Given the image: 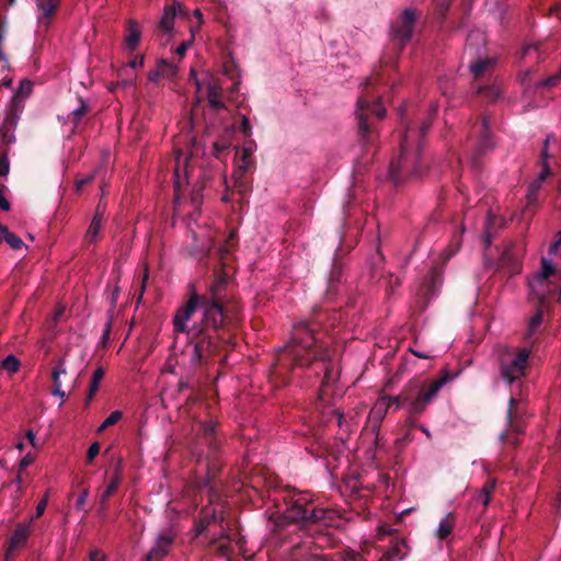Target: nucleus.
Returning <instances> with one entry per match:
<instances>
[{
	"instance_id": "17",
	"label": "nucleus",
	"mask_w": 561,
	"mask_h": 561,
	"mask_svg": "<svg viewBox=\"0 0 561 561\" xmlns=\"http://www.w3.org/2000/svg\"><path fill=\"white\" fill-rule=\"evenodd\" d=\"M32 89L33 82L23 79L5 108L22 114L25 107V100L31 95Z\"/></svg>"
},
{
	"instance_id": "9",
	"label": "nucleus",
	"mask_w": 561,
	"mask_h": 561,
	"mask_svg": "<svg viewBox=\"0 0 561 561\" xmlns=\"http://www.w3.org/2000/svg\"><path fill=\"white\" fill-rule=\"evenodd\" d=\"M530 293L537 305L545 307L551 300L561 298V271L546 257L541 259V271L529 280Z\"/></svg>"
},
{
	"instance_id": "12",
	"label": "nucleus",
	"mask_w": 561,
	"mask_h": 561,
	"mask_svg": "<svg viewBox=\"0 0 561 561\" xmlns=\"http://www.w3.org/2000/svg\"><path fill=\"white\" fill-rule=\"evenodd\" d=\"M442 284V275L436 270H431L425 282L421 285L417 298L415 300V308L422 312L427 308L430 300L436 296L437 289Z\"/></svg>"
},
{
	"instance_id": "34",
	"label": "nucleus",
	"mask_w": 561,
	"mask_h": 561,
	"mask_svg": "<svg viewBox=\"0 0 561 561\" xmlns=\"http://www.w3.org/2000/svg\"><path fill=\"white\" fill-rule=\"evenodd\" d=\"M102 222L103 221L95 220V219L91 220V224H90V226L85 232V237H84L87 242H95L98 240L101 228H102Z\"/></svg>"
},
{
	"instance_id": "43",
	"label": "nucleus",
	"mask_w": 561,
	"mask_h": 561,
	"mask_svg": "<svg viewBox=\"0 0 561 561\" xmlns=\"http://www.w3.org/2000/svg\"><path fill=\"white\" fill-rule=\"evenodd\" d=\"M148 278H149V272H148V268H146L144 271L142 275H141L140 280H139V293H138V296H137V304H140V301L142 299L144 293L146 290Z\"/></svg>"
},
{
	"instance_id": "42",
	"label": "nucleus",
	"mask_w": 561,
	"mask_h": 561,
	"mask_svg": "<svg viewBox=\"0 0 561 561\" xmlns=\"http://www.w3.org/2000/svg\"><path fill=\"white\" fill-rule=\"evenodd\" d=\"M161 69L163 70V77H174L176 75V67L165 59L159 61Z\"/></svg>"
},
{
	"instance_id": "57",
	"label": "nucleus",
	"mask_w": 561,
	"mask_h": 561,
	"mask_svg": "<svg viewBox=\"0 0 561 561\" xmlns=\"http://www.w3.org/2000/svg\"><path fill=\"white\" fill-rule=\"evenodd\" d=\"M122 476H123V463H122V460H118L114 468V472H113V476L111 479H117V482L121 483Z\"/></svg>"
},
{
	"instance_id": "19",
	"label": "nucleus",
	"mask_w": 561,
	"mask_h": 561,
	"mask_svg": "<svg viewBox=\"0 0 561 561\" xmlns=\"http://www.w3.org/2000/svg\"><path fill=\"white\" fill-rule=\"evenodd\" d=\"M38 10V24L47 28L50 25V21L55 15L60 0H35Z\"/></svg>"
},
{
	"instance_id": "40",
	"label": "nucleus",
	"mask_w": 561,
	"mask_h": 561,
	"mask_svg": "<svg viewBox=\"0 0 561 561\" xmlns=\"http://www.w3.org/2000/svg\"><path fill=\"white\" fill-rule=\"evenodd\" d=\"M62 374H66V368L64 366V360H60L53 369L54 388L58 387L61 389L60 375Z\"/></svg>"
},
{
	"instance_id": "44",
	"label": "nucleus",
	"mask_w": 561,
	"mask_h": 561,
	"mask_svg": "<svg viewBox=\"0 0 561 561\" xmlns=\"http://www.w3.org/2000/svg\"><path fill=\"white\" fill-rule=\"evenodd\" d=\"M95 178V174L94 173H91V174H88L85 176H82V178H77L76 179V191L79 193L85 185L90 184Z\"/></svg>"
},
{
	"instance_id": "49",
	"label": "nucleus",
	"mask_w": 561,
	"mask_h": 561,
	"mask_svg": "<svg viewBox=\"0 0 561 561\" xmlns=\"http://www.w3.org/2000/svg\"><path fill=\"white\" fill-rule=\"evenodd\" d=\"M214 148V154L216 158H220V156L226 152L229 148V145L227 141H215L213 145Z\"/></svg>"
},
{
	"instance_id": "5",
	"label": "nucleus",
	"mask_w": 561,
	"mask_h": 561,
	"mask_svg": "<svg viewBox=\"0 0 561 561\" xmlns=\"http://www.w3.org/2000/svg\"><path fill=\"white\" fill-rule=\"evenodd\" d=\"M340 321L336 311L317 310L309 320L299 321L294 324L291 335L287 345V352L291 359H300V351L310 346H325L323 336L335 328Z\"/></svg>"
},
{
	"instance_id": "31",
	"label": "nucleus",
	"mask_w": 561,
	"mask_h": 561,
	"mask_svg": "<svg viewBox=\"0 0 561 561\" xmlns=\"http://www.w3.org/2000/svg\"><path fill=\"white\" fill-rule=\"evenodd\" d=\"M5 241L13 250H21L24 247L23 240L16 236L15 233L5 230L2 237H0V242Z\"/></svg>"
},
{
	"instance_id": "59",
	"label": "nucleus",
	"mask_w": 561,
	"mask_h": 561,
	"mask_svg": "<svg viewBox=\"0 0 561 561\" xmlns=\"http://www.w3.org/2000/svg\"><path fill=\"white\" fill-rule=\"evenodd\" d=\"M4 186L0 187V209L8 211L10 209V203L3 195Z\"/></svg>"
},
{
	"instance_id": "2",
	"label": "nucleus",
	"mask_w": 561,
	"mask_h": 561,
	"mask_svg": "<svg viewBox=\"0 0 561 561\" xmlns=\"http://www.w3.org/2000/svg\"><path fill=\"white\" fill-rule=\"evenodd\" d=\"M283 502L282 512L270 517L272 531L280 534L288 526L296 525L312 537L313 546L312 550L306 542L295 545L287 561H336L335 554L317 552L318 549L324 550L335 545L328 530L339 518L335 511L317 506L309 495L302 492L288 493L283 497Z\"/></svg>"
},
{
	"instance_id": "1",
	"label": "nucleus",
	"mask_w": 561,
	"mask_h": 561,
	"mask_svg": "<svg viewBox=\"0 0 561 561\" xmlns=\"http://www.w3.org/2000/svg\"><path fill=\"white\" fill-rule=\"evenodd\" d=\"M227 277L217 275L203 294L193 290L184 306L178 309L174 332L185 333L194 346L192 360L205 364L230 341L225 307Z\"/></svg>"
},
{
	"instance_id": "54",
	"label": "nucleus",
	"mask_w": 561,
	"mask_h": 561,
	"mask_svg": "<svg viewBox=\"0 0 561 561\" xmlns=\"http://www.w3.org/2000/svg\"><path fill=\"white\" fill-rule=\"evenodd\" d=\"M89 496V490L88 489H84L81 494L78 496V500H77V503H76V508L77 510H84V504H85V501Z\"/></svg>"
},
{
	"instance_id": "20",
	"label": "nucleus",
	"mask_w": 561,
	"mask_h": 561,
	"mask_svg": "<svg viewBox=\"0 0 561 561\" xmlns=\"http://www.w3.org/2000/svg\"><path fill=\"white\" fill-rule=\"evenodd\" d=\"M517 399L514 396H511L508 400V409L506 413V419L510 428L515 433H523L524 426L520 421H518V411L516 409Z\"/></svg>"
},
{
	"instance_id": "51",
	"label": "nucleus",
	"mask_w": 561,
	"mask_h": 561,
	"mask_svg": "<svg viewBox=\"0 0 561 561\" xmlns=\"http://www.w3.org/2000/svg\"><path fill=\"white\" fill-rule=\"evenodd\" d=\"M163 78V70L161 69L160 65L158 64L157 68L151 70L148 73V80L151 82H159V80Z\"/></svg>"
},
{
	"instance_id": "50",
	"label": "nucleus",
	"mask_w": 561,
	"mask_h": 561,
	"mask_svg": "<svg viewBox=\"0 0 561 561\" xmlns=\"http://www.w3.org/2000/svg\"><path fill=\"white\" fill-rule=\"evenodd\" d=\"M123 416V413L118 410L113 411L105 420V426H113L116 424Z\"/></svg>"
},
{
	"instance_id": "22",
	"label": "nucleus",
	"mask_w": 561,
	"mask_h": 561,
	"mask_svg": "<svg viewBox=\"0 0 561 561\" xmlns=\"http://www.w3.org/2000/svg\"><path fill=\"white\" fill-rule=\"evenodd\" d=\"M222 88L218 82H211L207 88V100L210 107L215 111L224 110L225 103L221 101Z\"/></svg>"
},
{
	"instance_id": "15",
	"label": "nucleus",
	"mask_w": 561,
	"mask_h": 561,
	"mask_svg": "<svg viewBox=\"0 0 561 561\" xmlns=\"http://www.w3.org/2000/svg\"><path fill=\"white\" fill-rule=\"evenodd\" d=\"M21 114L5 108V116L0 122V145L7 148L16 141L14 131L18 127Z\"/></svg>"
},
{
	"instance_id": "8",
	"label": "nucleus",
	"mask_w": 561,
	"mask_h": 561,
	"mask_svg": "<svg viewBox=\"0 0 561 561\" xmlns=\"http://www.w3.org/2000/svg\"><path fill=\"white\" fill-rule=\"evenodd\" d=\"M300 359L294 360L289 357L287 345H284L278 353L277 359L273 366V374L278 375L283 371H289L296 367H309L312 365L319 366L320 371L323 373L321 380V390L324 391L329 388L336 378L333 363L329 358V350L327 346H310L308 350L300 351Z\"/></svg>"
},
{
	"instance_id": "38",
	"label": "nucleus",
	"mask_w": 561,
	"mask_h": 561,
	"mask_svg": "<svg viewBox=\"0 0 561 561\" xmlns=\"http://www.w3.org/2000/svg\"><path fill=\"white\" fill-rule=\"evenodd\" d=\"M203 186H204V184H201V185L196 184L193 187V191L191 194V203L195 209H199V207L203 203V195H202Z\"/></svg>"
},
{
	"instance_id": "3",
	"label": "nucleus",
	"mask_w": 561,
	"mask_h": 561,
	"mask_svg": "<svg viewBox=\"0 0 561 561\" xmlns=\"http://www.w3.org/2000/svg\"><path fill=\"white\" fill-rule=\"evenodd\" d=\"M435 114L436 106L431 105L428 115L414 122L408 117V105L400 108L404 131L400 141V153L389 164V178L394 185L421 178L425 173L427 164L421 156V150Z\"/></svg>"
},
{
	"instance_id": "30",
	"label": "nucleus",
	"mask_w": 561,
	"mask_h": 561,
	"mask_svg": "<svg viewBox=\"0 0 561 561\" xmlns=\"http://www.w3.org/2000/svg\"><path fill=\"white\" fill-rule=\"evenodd\" d=\"M542 308L538 305L536 313L530 318L527 328V337H530L541 325L543 320Z\"/></svg>"
},
{
	"instance_id": "60",
	"label": "nucleus",
	"mask_w": 561,
	"mask_h": 561,
	"mask_svg": "<svg viewBox=\"0 0 561 561\" xmlns=\"http://www.w3.org/2000/svg\"><path fill=\"white\" fill-rule=\"evenodd\" d=\"M241 130L245 136L251 134V124L247 116H242Z\"/></svg>"
},
{
	"instance_id": "63",
	"label": "nucleus",
	"mask_w": 561,
	"mask_h": 561,
	"mask_svg": "<svg viewBox=\"0 0 561 561\" xmlns=\"http://www.w3.org/2000/svg\"><path fill=\"white\" fill-rule=\"evenodd\" d=\"M494 488H495V481L492 480V481H488L481 489V492L480 493H488L489 495L492 494V492L494 491Z\"/></svg>"
},
{
	"instance_id": "48",
	"label": "nucleus",
	"mask_w": 561,
	"mask_h": 561,
	"mask_svg": "<svg viewBox=\"0 0 561 561\" xmlns=\"http://www.w3.org/2000/svg\"><path fill=\"white\" fill-rule=\"evenodd\" d=\"M478 93L485 94L491 101H494L500 96L499 91L491 87H480L478 89Z\"/></svg>"
},
{
	"instance_id": "32",
	"label": "nucleus",
	"mask_w": 561,
	"mask_h": 561,
	"mask_svg": "<svg viewBox=\"0 0 561 561\" xmlns=\"http://www.w3.org/2000/svg\"><path fill=\"white\" fill-rule=\"evenodd\" d=\"M491 65V59L489 58H481L480 56L474 61H470V70L473 73L474 77L481 76L488 66Z\"/></svg>"
},
{
	"instance_id": "26",
	"label": "nucleus",
	"mask_w": 561,
	"mask_h": 561,
	"mask_svg": "<svg viewBox=\"0 0 561 561\" xmlns=\"http://www.w3.org/2000/svg\"><path fill=\"white\" fill-rule=\"evenodd\" d=\"M480 45H485L484 34L479 31L471 32L467 37L465 46L466 53L470 54L471 56L476 55V48Z\"/></svg>"
},
{
	"instance_id": "58",
	"label": "nucleus",
	"mask_w": 561,
	"mask_h": 561,
	"mask_svg": "<svg viewBox=\"0 0 561 561\" xmlns=\"http://www.w3.org/2000/svg\"><path fill=\"white\" fill-rule=\"evenodd\" d=\"M34 461V458L27 454L26 456H24L21 460H20V463H19V469L20 471L24 470L26 467H28L32 462Z\"/></svg>"
},
{
	"instance_id": "39",
	"label": "nucleus",
	"mask_w": 561,
	"mask_h": 561,
	"mask_svg": "<svg viewBox=\"0 0 561 561\" xmlns=\"http://www.w3.org/2000/svg\"><path fill=\"white\" fill-rule=\"evenodd\" d=\"M401 286V279L399 276H394L392 274H388L386 279V291L387 295L390 296L393 294L397 287Z\"/></svg>"
},
{
	"instance_id": "35",
	"label": "nucleus",
	"mask_w": 561,
	"mask_h": 561,
	"mask_svg": "<svg viewBox=\"0 0 561 561\" xmlns=\"http://www.w3.org/2000/svg\"><path fill=\"white\" fill-rule=\"evenodd\" d=\"M10 170L9 149L0 148V176H7Z\"/></svg>"
},
{
	"instance_id": "16",
	"label": "nucleus",
	"mask_w": 561,
	"mask_h": 561,
	"mask_svg": "<svg viewBox=\"0 0 561 561\" xmlns=\"http://www.w3.org/2000/svg\"><path fill=\"white\" fill-rule=\"evenodd\" d=\"M472 134L476 135L478 139L477 150L479 154H485L494 147V141L492 139L491 130H490V117L483 116L481 122H477L472 127Z\"/></svg>"
},
{
	"instance_id": "61",
	"label": "nucleus",
	"mask_w": 561,
	"mask_h": 561,
	"mask_svg": "<svg viewBox=\"0 0 561 561\" xmlns=\"http://www.w3.org/2000/svg\"><path fill=\"white\" fill-rule=\"evenodd\" d=\"M192 39L190 41H186V42H183L176 49H175V53L183 57L187 50V48L192 45Z\"/></svg>"
},
{
	"instance_id": "25",
	"label": "nucleus",
	"mask_w": 561,
	"mask_h": 561,
	"mask_svg": "<svg viewBox=\"0 0 561 561\" xmlns=\"http://www.w3.org/2000/svg\"><path fill=\"white\" fill-rule=\"evenodd\" d=\"M119 485V482H117V479H111L108 484L106 485L104 492L100 496V507L99 512L100 514L104 515L108 507V499L117 491V488Z\"/></svg>"
},
{
	"instance_id": "53",
	"label": "nucleus",
	"mask_w": 561,
	"mask_h": 561,
	"mask_svg": "<svg viewBox=\"0 0 561 561\" xmlns=\"http://www.w3.org/2000/svg\"><path fill=\"white\" fill-rule=\"evenodd\" d=\"M46 506H47V495L38 502V504L36 506V513L31 518V520L33 522L34 518L41 517L44 514Z\"/></svg>"
},
{
	"instance_id": "36",
	"label": "nucleus",
	"mask_w": 561,
	"mask_h": 561,
	"mask_svg": "<svg viewBox=\"0 0 561 561\" xmlns=\"http://www.w3.org/2000/svg\"><path fill=\"white\" fill-rule=\"evenodd\" d=\"M20 365V360L14 355L7 356L1 363V367L10 373L18 371Z\"/></svg>"
},
{
	"instance_id": "29",
	"label": "nucleus",
	"mask_w": 561,
	"mask_h": 561,
	"mask_svg": "<svg viewBox=\"0 0 561 561\" xmlns=\"http://www.w3.org/2000/svg\"><path fill=\"white\" fill-rule=\"evenodd\" d=\"M78 101L79 106L75 108L68 116L69 121L73 124L75 127L80 124L83 116L89 112L88 103L82 98H79Z\"/></svg>"
},
{
	"instance_id": "45",
	"label": "nucleus",
	"mask_w": 561,
	"mask_h": 561,
	"mask_svg": "<svg viewBox=\"0 0 561 561\" xmlns=\"http://www.w3.org/2000/svg\"><path fill=\"white\" fill-rule=\"evenodd\" d=\"M494 220H495V217L491 213H489L488 219H486V225H485V232H484L485 247H489L492 242V234H491L490 228Z\"/></svg>"
},
{
	"instance_id": "7",
	"label": "nucleus",
	"mask_w": 561,
	"mask_h": 561,
	"mask_svg": "<svg viewBox=\"0 0 561 561\" xmlns=\"http://www.w3.org/2000/svg\"><path fill=\"white\" fill-rule=\"evenodd\" d=\"M378 81V76L369 77L364 83V92L357 100L356 119L357 136L364 148H368L375 144L377 130L375 122L386 116V108L381 103V96L370 94L369 88Z\"/></svg>"
},
{
	"instance_id": "6",
	"label": "nucleus",
	"mask_w": 561,
	"mask_h": 561,
	"mask_svg": "<svg viewBox=\"0 0 561 561\" xmlns=\"http://www.w3.org/2000/svg\"><path fill=\"white\" fill-rule=\"evenodd\" d=\"M455 377L456 375L445 369L440 371L438 377L432 380L421 382L420 380L412 379L398 396L389 397L388 408H391L393 404L397 409L408 405L411 415H420L434 400L443 386Z\"/></svg>"
},
{
	"instance_id": "18",
	"label": "nucleus",
	"mask_w": 561,
	"mask_h": 561,
	"mask_svg": "<svg viewBox=\"0 0 561 561\" xmlns=\"http://www.w3.org/2000/svg\"><path fill=\"white\" fill-rule=\"evenodd\" d=\"M32 520L27 524H18L10 540L5 551V561H9L12 558L13 552L19 548L26 543L30 537Z\"/></svg>"
},
{
	"instance_id": "13",
	"label": "nucleus",
	"mask_w": 561,
	"mask_h": 561,
	"mask_svg": "<svg viewBox=\"0 0 561 561\" xmlns=\"http://www.w3.org/2000/svg\"><path fill=\"white\" fill-rule=\"evenodd\" d=\"M549 141H550V136H548L546 138V140L543 142V147L541 149V153H540L541 171L538 174L537 179L534 180L528 186V194H527L528 203H533L535 201L536 195L541 187V184L546 181V179L548 176H550L552 174L550 165H549V159L551 157L548 153Z\"/></svg>"
},
{
	"instance_id": "27",
	"label": "nucleus",
	"mask_w": 561,
	"mask_h": 561,
	"mask_svg": "<svg viewBox=\"0 0 561 561\" xmlns=\"http://www.w3.org/2000/svg\"><path fill=\"white\" fill-rule=\"evenodd\" d=\"M104 375H105V370L103 367H99L94 370L91 381H90V387H89V391L87 394L85 405H89V403L91 402V400L98 392L100 382L104 378Z\"/></svg>"
},
{
	"instance_id": "21",
	"label": "nucleus",
	"mask_w": 561,
	"mask_h": 561,
	"mask_svg": "<svg viewBox=\"0 0 561 561\" xmlns=\"http://www.w3.org/2000/svg\"><path fill=\"white\" fill-rule=\"evenodd\" d=\"M343 279V262L336 252L333 257L332 267L329 276V290L335 291V285Z\"/></svg>"
},
{
	"instance_id": "37",
	"label": "nucleus",
	"mask_w": 561,
	"mask_h": 561,
	"mask_svg": "<svg viewBox=\"0 0 561 561\" xmlns=\"http://www.w3.org/2000/svg\"><path fill=\"white\" fill-rule=\"evenodd\" d=\"M336 561H366L362 554L356 551L350 550L345 552L335 553Z\"/></svg>"
},
{
	"instance_id": "56",
	"label": "nucleus",
	"mask_w": 561,
	"mask_h": 561,
	"mask_svg": "<svg viewBox=\"0 0 561 561\" xmlns=\"http://www.w3.org/2000/svg\"><path fill=\"white\" fill-rule=\"evenodd\" d=\"M105 214V205H103L101 202L98 204L95 208V213L92 219L103 221Z\"/></svg>"
},
{
	"instance_id": "41",
	"label": "nucleus",
	"mask_w": 561,
	"mask_h": 561,
	"mask_svg": "<svg viewBox=\"0 0 561 561\" xmlns=\"http://www.w3.org/2000/svg\"><path fill=\"white\" fill-rule=\"evenodd\" d=\"M237 71L238 65L232 58L224 62V73L228 76L230 79H234Z\"/></svg>"
},
{
	"instance_id": "33",
	"label": "nucleus",
	"mask_w": 561,
	"mask_h": 561,
	"mask_svg": "<svg viewBox=\"0 0 561 561\" xmlns=\"http://www.w3.org/2000/svg\"><path fill=\"white\" fill-rule=\"evenodd\" d=\"M245 173L247 172H242L240 170H237V172L233 175V178H234V187L238 190V192L241 195L247 194L251 190V186H250L249 182L244 179V174Z\"/></svg>"
},
{
	"instance_id": "23",
	"label": "nucleus",
	"mask_w": 561,
	"mask_h": 561,
	"mask_svg": "<svg viewBox=\"0 0 561 561\" xmlns=\"http://www.w3.org/2000/svg\"><path fill=\"white\" fill-rule=\"evenodd\" d=\"M141 32L135 20H129L127 24L126 46L129 50H135L140 42Z\"/></svg>"
},
{
	"instance_id": "64",
	"label": "nucleus",
	"mask_w": 561,
	"mask_h": 561,
	"mask_svg": "<svg viewBox=\"0 0 561 561\" xmlns=\"http://www.w3.org/2000/svg\"><path fill=\"white\" fill-rule=\"evenodd\" d=\"M560 77L559 76H551L549 78H547L543 82H542V85L543 87H554L557 84V82L559 81Z\"/></svg>"
},
{
	"instance_id": "62",
	"label": "nucleus",
	"mask_w": 561,
	"mask_h": 561,
	"mask_svg": "<svg viewBox=\"0 0 561 561\" xmlns=\"http://www.w3.org/2000/svg\"><path fill=\"white\" fill-rule=\"evenodd\" d=\"M90 561H105V556L100 550H92L90 552Z\"/></svg>"
},
{
	"instance_id": "46",
	"label": "nucleus",
	"mask_w": 561,
	"mask_h": 561,
	"mask_svg": "<svg viewBox=\"0 0 561 561\" xmlns=\"http://www.w3.org/2000/svg\"><path fill=\"white\" fill-rule=\"evenodd\" d=\"M451 533V526L448 524L447 519L442 520L439 523L438 529H437V536L439 539H446L449 534Z\"/></svg>"
},
{
	"instance_id": "11",
	"label": "nucleus",
	"mask_w": 561,
	"mask_h": 561,
	"mask_svg": "<svg viewBox=\"0 0 561 561\" xmlns=\"http://www.w3.org/2000/svg\"><path fill=\"white\" fill-rule=\"evenodd\" d=\"M529 351L518 348L506 351L500 358L501 377L507 385H513L526 375L528 367Z\"/></svg>"
},
{
	"instance_id": "14",
	"label": "nucleus",
	"mask_w": 561,
	"mask_h": 561,
	"mask_svg": "<svg viewBox=\"0 0 561 561\" xmlns=\"http://www.w3.org/2000/svg\"><path fill=\"white\" fill-rule=\"evenodd\" d=\"M175 533L172 529H167L160 533L154 541L153 547L146 554L144 561H160L167 557L174 543Z\"/></svg>"
},
{
	"instance_id": "52",
	"label": "nucleus",
	"mask_w": 561,
	"mask_h": 561,
	"mask_svg": "<svg viewBox=\"0 0 561 561\" xmlns=\"http://www.w3.org/2000/svg\"><path fill=\"white\" fill-rule=\"evenodd\" d=\"M383 261V256L381 255V253L378 251L376 253V255L373 257V262H371V276L373 277H376L377 275V270L379 267V265L382 263Z\"/></svg>"
},
{
	"instance_id": "55",
	"label": "nucleus",
	"mask_w": 561,
	"mask_h": 561,
	"mask_svg": "<svg viewBox=\"0 0 561 561\" xmlns=\"http://www.w3.org/2000/svg\"><path fill=\"white\" fill-rule=\"evenodd\" d=\"M208 250H209V247H208V244H206V245L201 247L199 249H197V248L193 249L190 254H191V256L202 259L203 256H205L207 254Z\"/></svg>"
},
{
	"instance_id": "24",
	"label": "nucleus",
	"mask_w": 561,
	"mask_h": 561,
	"mask_svg": "<svg viewBox=\"0 0 561 561\" xmlns=\"http://www.w3.org/2000/svg\"><path fill=\"white\" fill-rule=\"evenodd\" d=\"M176 16V7L175 5H165L163 10V14L159 21L158 27L169 33L173 30L174 20Z\"/></svg>"
},
{
	"instance_id": "47",
	"label": "nucleus",
	"mask_w": 561,
	"mask_h": 561,
	"mask_svg": "<svg viewBox=\"0 0 561 561\" xmlns=\"http://www.w3.org/2000/svg\"><path fill=\"white\" fill-rule=\"evenodd\" d=\"M99 453H100V444L98 442H95L88 449L87 457H85L87 462L92 463L94 458L99 455Z\"/></svg>"
},
{
	"instance_id": "28",
	"label": "nucleus",
	"mask_w": 561,
	"mask_h": 561,
	"mask_svg": "<svg viewBox=\"0 0 561 561\" xmlns=\"http://www.w3.org/2000/svg\"><path fill=\"white\" fill-rule=\"evenodd\" d=\"M252 153H253V144H248L243 147L242 149V154H241V162L239 163L238 165V170L242 171V172H248L252 165H253V160H252Z\"/></svg>"
},
{
	"instance_id": "10",
	"label": "nucleus",
	"mask_w": 561,
	"mask_h": 561,
	"mask_svg": "<svg viewBox=\"0 0 561 561\" xmlns=\"http://www.w3.org/2000/svg\"><path fill=\"white\" fill-rule=\"evenodd\" d=\"M421 16V12L413 8H405L401 14L392 21L390 25V43L392 56L390 60L382 59L383 64H394L403 51L407 44L411 41L415 24Z\"/></svg>"
},
{
	"instance_id": "4",
	"label": "nucleus",
	"mask_w": 561,
	"mask_h": 561,
	"mask_svg": "<svg viewBox=\"0 0 561 561\" xmlns=\"http://www.w3.org/2000/svg\"><path fill=\"white\" fill-rule=\"evenodd\" d=\"M217 424L214 422H205L199 425V439L201 444L208 447V472L205 481V486L208 488V504L203 506L194 519V537H199L206 534L211 524L221 525L225 520L224 501L220 494L215 490L211 480L217 474L218 466L216 457L221 446V439L217 436Z\"/></svg>"
}]
</instances>
